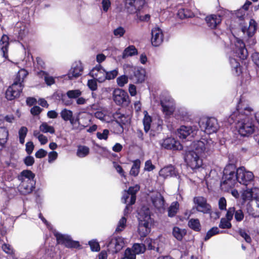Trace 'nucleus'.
<instances>
[{
	"mask_svg": "<svg viewBox=\"0 0 259 259\" xmlns=\"http://www.w3.org/2000/svg\"><path fill=\"white\" fill-rule=\"evenodd\" d=\"M139 221H147V222H152L151 218V212L149 207L144 206L141 207L138 212Z\"/></svg>",
	"mask_w": 259,
	"mask_h": 259,
	"instance_id": "obj_26",
	"label": "nucleus"
},
{
	"mask_svg": "<svg viewBox=\"0 0 259 259\" xmlns=\"http://www.w3.org/2000/svg\"><path fill=\"white\" fill-rule=\"evenodd\" d=\"M106 244L108 247L111 248L114 247L115 252L117 253L123 247L124 242L121 238H117L113 235L107 239Z\"/></svg>",
	"mask_w": 259,
	"mask_h": 259,
	"instance_id": "obj_14",
	"label": "nucleus"
},
{
	"mask_svg": "<svg viewBox=\"0 0 259 259\" xmlns=\"http://www.w3.org/2000/svg\"><path fill=\"white\" fill-rule=\"evenodd\" d=\"M234 217L236 221L241 222L244 219V213L241 209L235 210Z\"/></svg>",
	"mask_w": 259,
	"mask_h": 259,
	"instance_id": "obj_62",
	"label": "nucleus"
},
{
	"mask_svg": "<svg viewBox=\"0 0 259 259\" xmlns=\"http://www.w3.org/2000/svg\"><path fill=\"white\" fill-rule=\"evenodd\" d=\"M145 3V0H131V14L135 15L134 18L137 22L148 21L150 20V15L146 14L144 16L142 15V9Z\"/></svg>",
	"mask_w": 259,
	"mask_h": 259,
	"instance_id": "obj_5",
	"label": "nucleus"
},
{
	"mask_svg": "<svg viewBox=\"0 0 259 259\" xmlns=\"http://www.w3.org/2000/svg\"><path fill=\"white\" fill-rule=\"evenodd\" d=\"M138 232L141 237H146L151 231L152 222L147 221H139Z\"/></svg>",
	"mask_w": 259,
	"mask_h": 259,
	"instance_id": "obj_22",
	"label": "nucleus"
},
{
	"mask_svg": "<svg viewBox=\"0 0 259 259\" xmlns=\"http://www.w3.org/2000/svg\"><path fill=\"white\" fill-rule=\"evenodd\" d=\"M113 164L114 167L116 169L117 172L123 177H125L124 175V171L122 167L115 161H113Z\"/></svg>",
	"mask_w": 259,
	"mask_h": 259,
	"instance_id": "obj_61",
	"label": "nucleus"
},
{
	"mask_svg": "<svg viewBox=\"0 0 259 259\" xmlns=\"http://www.w3.org/2000/svg\"><path fill=\"white\" fill-rule=\"evenodd\" d=\"M186 233L187 231L185 229H181L178 227L173 228L172 235L179 241H181Z\"/></svg>",
	"mask_w": 259,
	"mask_h": 259,
	"instance_id": "obj_33",
	"label": "nucleus"
},
{
	"mask_svg": "<svg viewBox=\"0 0 259 259\" xmlns=\"http://www.w3.org/2000/svg\"><path fill=\"white\" fill-rule=\"evenodd\" d=\"M205 21L209 27L214 29L221 23L222 19L220 15L212 14L206 17Z\"/></svg>",
	"mask_w": 259,
	"mask_h": 259,
	"instance_id": "obj_23",
	"label": "nucleus"
},
{
	"mask_svg": "<svg viewBox=\"0 0 259 259\" xmlns=\"http://www.w3.org/2000/svg\"><path fill=\"white\" fill-rule=\"evenodd\" d=\"M150 199L153 205L158 210L164 209L165 208V200L164 197L159 192L153 193L150 196Z\"/></svg>",
	"mask_w": 259,
	"mask_h": 259,
	"instance_id": "obj_16",
	"label": "nucleus"
},
{
	"mask_svg": "<svg viewBox=\"0 0 259 259\" xmlns=\"http://www.w3.org/2000/svg\"><path fill=\"white\" fill-rule=\"evenodd\" d=\"M23 163L27 166H31L33 165L35 162L34 158L30 155H28L23 160Z\"/></svg>",
	"mask_w": 259,
	"mask_h": 259,
	"instance_id": "obj_54",
	"label": "nucleus"
},
{
	"mask_svg": "<svg viewBox=\"0 0 259 259\" xmlns=\"http://www.w3.org/2000/svg\"><path fill=\"white\" fill-rule=\"evenodd\" d=\"M234 47H232L236 56L242 60L246 59L248 52L242 40L234 36Z\"/></svg>",
	"mask_w": 259,
	"mask_h": 259,
	"instance_id": "obj_9",
	"label": "nucleus"
},
{
	"mask_svg": "<svg viewBox=\"0 0 259 259\" xmlns=\"http://www.w3.org/2000/svg\"><path fill=\"white\" fill-rule=\"evenodd\" d=\"M219 232V230L218 227H213L210 229L206 233V236L204 237V240L207 241L213 235L218 234Z\"/></svg>",
	"mask_w": 259,
	"mask_h": 259,
	"instance_id": "obj_56",
	"label": "nucleus"
},
{
	"mask_svg": "<svg viewBox=\"0 0 259 259\" xmlns=\"http://www.w3.org/2000/svg\"><path fill=\"white\" fill-rule=\"evenodd\" d=\"M141 161L139 159H136L133 161V164L131 168V175L136 177L137 176L140 171Z\"/></svg>",
	"mask_w": 259,
	"mask_h": 259,
	"instance_id": "obj_38",
	"label": "nucleus"
},
{
	"mask_svg": "<svg viewBox=\"0 0 259 259\" xmlns=\"http://www.w3.org/2000/svg\"><path fill=\"white\" fill-rule=\"evenodd\" d=\"M48 152L44 149L40 148L35 153V156L37 158H42L47 156Z\"/></svg>",
	"mask_w": 259,
	"mask_h": 259,
	"instance_id": "obj_63",
	"label": "nucleus"
},
{
	"mask_svg": "<svg viewBox=\"0 0 259 259\" xmlns=\"http://www.w3.org/2000/svg\"><path fill=\"white\" fill-rule=\"evenodd\" d=\"M146 250L145 245L142 243H135L131 248V259H136V254L143 253Z\"/></svg>",
	"mask_w": 259,
	"mask_h": 259,
	"instance_id": "obj_29",
	"label": "nucleus"
},
{
	"mask_svg": "<svg viewBox=\"0 0 259 259\" xmlns=\"http://www.w3.org/2000/svg\"><path fill=\"white\" fill-rule=\"evenodd\" d=\"M89 153L90 148L88 147L79 145L77 150L76 155L80 158H83L87 156Z\"/></svg>",
	"mask_w": 259,
	"mask_h": 259,
	"instance_id": "obj_37",
	"label": "nucleus"
},
{
	"mask_svg": "<svg viewBox=\"0 0 259 259\" xmlns=\"http://www.w3.org/2000/svg\"><path fill=\"white\" fill-rule=\"evenodd\" d=\"M43 109L37 105H34L30 109V112L33 116H38L42 111Z\"/></svg>",
	"mask_w": 259,
	"mask_h": 259,
	"instance_id": "obj_58",
	"label": "nucleus"
},
{
	"mask_svg": "<svg viewBox=\"0 0 259 259\" xmlns=\"http://www.w3.org/2000/svg\"><path fill=\"white\" fill-rule=\"evenodd\" d=\"M116 82L118 86L123 87L128 82V77L126 75H122L118 77L116 79Z\"/></svg>",
	"mask_w": 259,
	"mask_h": 259,
	"instance_id": "obj_51",
	"label": "nucleus"
},
{
	"mask_svg": "<svg viewBox=\"0 0 259 259\" xmlns=\"http://www.w3.org/2000/svg\"><path fill=\"white\" fill-rule=\"evenodd\" d=\"M9 45V37L7 34H4L0 39V50L2 52L3 57L12 62L8 56Z\"/></svg>",
	"mask_w": 259,
	"mask_h": 259,
	"instance_id": "obj_17",
	"label": "nucleus"
},
{
	"mask_svg": "<svg viewBox=\"0 0 259 259\" xmlns=\"http://www.w3.org/2000/svg\"><path fill=\"white\" fill-rule=\"evenodd\" d=\"M109 134V131L108 129H104L102 133L97 132L96 134L97 137L99 140H107Z\"/></svg>",
	"mask_w": 259,
	"mask_h": 259,
	"instance_id": "obj_57",
	"label": "nucleus"
},
{
	"mask_svg": "<svg viewBox=\"0 0 259 259\" xmlns=\"http://www.w3.org/2000/svg\"><path fill=\"white\" fill-rule=\"evenodd\" d=\"M88 244L90 247L91 251L93 252H98L100 250V246L97 239H94L88 242Z\"/></svg>",
	"mask_w": 259,
	"mask_h": 259,
	"instance_id": "obj_46",
	"label": "nucleus"
},
{
	"mask_svg": "<svg viewBox=\"0 0 259 259\" xmlns=\"http://www.w3.org/2000/svg\"><path fill=\"white\" fill-rule=\"evenodd\" d=\"M2 247L3 250L8 254L13 255L15 253V250L9 244L4 243Z\"/></svg>",
	"mask_w": 259,
	"mask_h": 259,
	"instance_id": "obj_53",
	"label": "nucleus"
},
{
	"mask_svg": "<svg viewBox=\"0 0 259 259\" xmlns=\"http://www.w3.org/2000/svg\"><path fill=\"white\" fill-rule=\"evenodd\" d=\"M140 186L136 184L134 186H131V205L134 204L136 200V193L140 190Z\"/></svg>",
	"mask_w": 259,
	"mask_h": 259,
	"instance_id": "obj_41",
	"label": "nucleus"
},
{
	"mask_svg": "<svg viewBox=\"0 0 259 259\" xmlns=\"http://www.w3.org/2000/svg\"><path fill=\"white\" fill-rule=\"evenodd\" d=\"M73 111L67 108L63 109L60 113L61 118L65 122L69 121L70 123L71 119L73 116Z\"/></svg>",
	"mask_w": 259,
	"mask_h": 259,
	"instance_id": "obj_34",
	"label": "nucleus"
},
{
	"mask_svg": "<svg viewBox=\"0 0 259 259\" xmlns=\"http://www.w3.org/2000/svg\"><path fill=\"white\" fill-rule=\"evenodd\" d=\"M58 153L55 151H52L48 154V162L52 163L58 157Z\"/></svg>",
	"mask_w": 259,
	"mask_h": 259,
	"instance_id": "obj_60",
	"label": "nucleus"
},
{
	"mask_svg": "<svg viewBox=\"0 0 259 259\" xmlns=\"http://www.w3.org/2000/svg\"><path fill=\"white\" fill-rule=\"evenodd\" d=\"M188 226L195 231L199 232L201 230V225L198 219H191L188 221Z\"/></svg>",
	"mask_w": 259,
	"mask_h": 259,
	"instance_id": "obj_35",
	"label": "nucleus"
},
{
	"mask_svg": "<svg viewBox=\"0 0 259 259\" xmlns=\"http://www.w3.org/2000/svg\"><path fill=\"white\" fill-rule=\"evenodd\" d=\"M34 145L32 141L27 142L25 144V151L28 155H31L34 149Z\"/></svg>",
	"mask_w": 259,
	"mask_h": 259,
	"instance_id": "obj_59",
	"label": "nucleus"
},
{
	"mask_svg": "<svg viewBox=\"0 0 259 259\" xmlns=\"http://www.w3.org/2000/svg\"><path fill=\"white\" fill-rule=\"evenodd\" d=\"M35 175L31 170L25 169L22 170L18 176V179L20 181H26V182L35 183L34 180Z\"/></svg>",
	"mask_w": 259,
	"mask_h": 259,
	"instance_id": "obj_25",
	"label": "nucleus"
},
{
	"mask_svg": "<svg viewBox=\"0 0 259 259\" xmlns=\"http://www.w3.org/2000/svg\"><path fill=\"white\" fill-rule=\"evenodd\" d=\"M257 24L253 19H250L249 26H242L241 30L243 33H246L248 39L247 42L250 46L254 45L256 44L255 39L253 37V35L256 31Z\"/></svg>",
	"mask_w": 259,
	"mask_h": 259,
	"instance_id": "obj_8",
	"label": "nucleus"
},
{
	"mask_svg": "<svg viewBox=\"0 0 259 259\" xmlns=\"http://www.w3.org/2000/svg\"><path fill=\"white\" fill-rule=\"evenodd\" d=\"M66 95L70 100H76L77 97L81 96L82 92L79 89L70 90L66 92Z\"/></svg>",
	"mask_w": 259,
	"mask_h": 259,
	"instance_id": "obj_39",
	"label": "nucleus"
},
{
	"mask_svg": "<svg viewBox=\"0 0 259 259\" xmlns=\"http://www.w3.org/2000/svg\"><path fill=\"white\" fill-rule=\"evenodd\" d=\"M15 88H20L21 87L22 89L23 88V80H21V76L19 74H17L14 80L13 83L11 85Z\"/></svg>",
	"mask_w": 259,
	"mask_h": 259,
	"instance_id": "obj_49",
	"label": "nucleus"
},
{
	"mask_svg": "<svg viewBox=\"0 0 259 259\" xmlns=\"http://www.w3.org/2000/svg\"><path fill=\"white\" fill-rule=\"evenodd\" d=\"M199 125L201 130L207 134L215 133L219 128L217 119L213 117L201 119Z\"/></svg>",
	"mask_w": 259,
	"mask_h": 259,
	"instance_id": "obj_7",
	"label": "nucleus"
},
{
	"mask_svg": "<svg viewBox=\"0 0 259 259\" xmlns=\"http://www.w3.org/2000/svg\"><path fill=\"white\" fill-rule=\"evenodd\" d=\"M252 61L257 67V72L259 73V53H254L252 55Z\"/></svg>",
	"mask_w": 259,
	"mask_h": 259,
	"instance_id": "obj_64",
	"label": "nucleus"
},
{
	"mask_svg": "<svg viewBox=\"0 0 259 259\" xmlns=\"http://www.w3.org/2000/svg\"><path fill=\"white\" fill-rule=\"evenodd\" d=\"M87 85L90 90L93 92L96 91L98 89L97 82L94 78L88 80Z\"/></svg>",
	"mask_w": 259,
	"mask_h": 259,
	"instance_id": "obj_55",
	"label": "nucleus"
},
{
	"mask_svg": "<svg viewBox=\"0 0 259 259\" xmlns=\"http://www.w3.org/2000/svg\"><path fill=\"white\" fill-rule=\"evenodd\" d=\"M53 234L56 237L57 243L63 245L66 248L78 249L82 248L79 241L74 240L69 234H62L56 230L53 232Z\"/></svg>",
	"mask_w": 259,
	"mask_h": 259,
	"instance_id": "obj_4",
	"label": "nucleus"
},
{
	"mask_svg": "<svg viewBox=\"0 0 259 259\" xmlns=\"http://www.w3.org/2000/svg\"><path fill=\"white\" fill-rule=\"evenodd\" d=\"M161 146L165 149L172 150H181L183 149V146L180 142L171 137L164 139L161 143Z\"/></svg>",
	"mask_w": 259,
	"mask_h": 259,
	"instance_id": "obj_15",
	"label": "nucleus"
},
{
	"mask_svg": "<svg viewBox=\"0 0 259 259\" xmlns=\"http://www.w3.org/2000/svg\"><path fill=\"white\" fill-rule=\"evenodd\" d=\"M177 16L181 19H183L186 18L190 17L191 15L188 10L184 9H181L178 11L177 13Z\"/></svg>",
	"mask_w": 259,
	"mask_h": 259,
	"instance_id": "obj_50",
	"label": "nucleus"
},
{
	"mask_svg": "<svg viewBox=\"0 0 259 259\" xmlns=\"http://www.w3.org/2000/svg\"><path fill=\"white\" fill-rule=\"evenodd\" d=\"M151 43L153 46L157 47L159 46L163 41V33L159 28H154L151 31Z\"/></svg>",
	"mask_w": 259,
	"mask_h": 259,
	"instance_id": "obj_21",
	"label": "nucleus"
},
{
	"mask_svg": "<svg viewBox=\"0 0 259 259\" xmlns=\"http://www.w3.org/2000/svg\"><path fill=\"white\" fill-rule=\"evenodd\" d=\"M35 183L26 182L23 180L21 181L18 189L21 194L26 195L33 191L35 188Z\"/></svg>",
	"mask_w": 259,
	"mask_h": 259,
	"instance_id": "obj_19",
	"label": "nucleus"
},
{
	"mask_svg": "<svg viewBox=\"0 0 259 259\" xmlns=\"http://www.w3.org/2000/svg\"><path fill=\"white\" fill-rule=\"evenodd\" d=\"M238 112L241 115H245L243 118H239L236 124V128L239 135L242 137H248L254 131V125L252 119L248 117V115L252 111V109L242 102L239 103L237 107Z\"/></svg>",
	"mask_w": 259,
	"mask_h": 259,
	"instance_id": "obj_1",
	"label": "nucleus"
},
{
	"mask_svg": "<svg viewBox=\"0 0 259 259\" xmlns=\"http://www.w3.org/2000/svg\"><path fill=\"white\" fill-rule=\"evenodd\" d=\"M112 96L114 101L119 105L123 103L126 101V99L128 98L127 93L120 89H114Z\"/></svg>",
	"mask_w": 259,
	"mask_h": 259,
	"instance_id": "obj_18",
	"label": "nucleus"
},
{
	"mask_svg": "<svg viewBox=\"0 0 259 259\" xmlns=\"http://www.w3.org/2000/svg\"><path fill=\"white\" fill-rule=\"evenodd\" d=\"M117 118H115V122L121 128L122 131L124 128L127 127L128 128V125H130V116L127 115L125 116L124 114H118Z\"/></svg>",
	"mask_w": 259,
	"mask_h": 259,
	"instance_id": "obj_30",
	"label": "nucleus"
},
{
	"mask_svg": "<svg viewBox=\"0 0 259 259\" xmlns=\"http://www.w3.org/2000/svg\"><path fill=\"white\" fill-rule=\"evenodd\" d=\"M83 67L81 62H75L72 65L71 68L67 74L64 75V77L65 78H68L69 80L76 79L81 75Z\"/></svg>",
	"mask_w": 259,
	"mask_h": 259,
	"instance_id": "obj_13",
	"label": "nucleus"
},
{
	"mask_svg": "<svg viewBox=\"0 0 259 259\" xmlns=\"http://www.w3.org/2000/svg\"><path fill=\"white\" fill-rule=\"evenodd\" d=\"M145 116L143 119V124L144 126V130L146 133H147L151 127V122L152 121L151 117L148 115V112L145 111Z\"/></svg>",
	"mask_w": 259,
	"mask_h": 259,
	"instance_id": "obj_44",
	"label": "nucleus"
},
{
	"mask_svg": "<svg viewBox=\"0 0 259 259\" xmlns=\"http://www.w3.org/2000/svg\"><path fill=\"white\" fill-rule=\"evenodd\" d=\"M198 130L197 126L182 125L178 130V135L180 138L185 139L188 138V140L193 138L197 134Z\"/></svg>",
	"mask_w": 259,
	"mask_h": 259,
	"instance_id": "obj_10",
	"label": "nucleus"
},
{
	"mask_svg": "<svg viewBox=\"0 0 259 259\" xmlns=\"http://www.w3.org/2000/svg\"><path fill=\"white\" fill-rule=\"evenodd\" d=\"M179 207V204L177 201L173 202L168 208V215L169 217H174L177 213Z\"/></svg>",
	"mask_w": 259,
	"mask_h": 259,
	"instance_id": "obj_42",
	"label": "nucleus"
},
{
	"mask_svg": "<svg viewBox=\"0 0 259 259\" xmlns=\"http://www.w3.org/2000/svg\"><path fill=\"white\" fill-rule=\"evenodd\" d=\"M160 104L162 111L166 115L171 114L174 111V103L172 99H169L168 101L161 100Z\"/></svg>",
	"mask_w": 259,
	"mask_h": 259,
	"instance_id": "obj_31",
	"label": "nucleus"
},
{
	"mask_svg": "<svg viewBox=\"0 0 259 259\" xmlns=\"http://www.w3.org/2000/svg\"><path fill=\"white\" fill-rule=\"evenodd\" d=\"M9 138L8 128L4 126H0V151L6 147Z\"/></svg>",
	"mask_w": 259,
	"mask_h": 259,
	"instance_id": "obj_28",
	"label": "nucleus"
},
{
	"mask_svg": "<svg viewBox=\"0 0 259 259\" xmlns=\"http://www.w3.org/2000/svg\"><path fill=\"white\" fill-rule=\"evenodd\" d=\"M80 112H77L74 114L73 113V116L70 121V124L73 126V129L76 130L77 128L75 126L76 124L78 125H80Z\"/></svg>",
	"mask_w": 259,
	"mask_h": 259,
	"instance_id": "obj_48",
	"label": "nucleus"
},
{
	"mask_svg": "<svg viewBox=\"0 0 259 259\" xmlns=\"http://www.w3.org/2000/svg\"><path fill=\"white\" fill-rule=\"evenodd\" d=\"M22 92V89L21 87L20 88H15L10 86L6 92V98L8 100H13L19 97Z\"/></svg>",
	"mask_w": 259,
	"mask_h": 259,
	"instance_id": "obj_24",
	"label": "nucleus"
},
{
	"mask_svg": "<svg viewBox=\"0 0 259 259\" xmlns=\"http://www.w3.org/2000/svg\"><path fill=\"white\" fill-rule=\"evenodd\" d=\"M123 193L121 197V202L124 204H126L123 211L124 216L122 217L119 220L117 227L115 230V233H118L122 231L126 227L127 219L125 216H126L130 211V202L126 203L127 199L130 197V187L126 188L123 191Z\"/></svg>",
	"mask_w": 259,
	"mask_h": 259,
	"instance_id": "obj_6",
	"label": "nucleus"
},
{
	"mask_svg": "<svg viewBox=\"0 0 259 259\" xmlns=\"http://www.w3.org/2000/svg\"><path fill=\"white\" fill-rule=\"evenodd\" d=\"M237 182V169L234 164L227 165L224 169L223 176L221 182V188L223 190L228 191Z\"/></svg>",
	"mask_w": 259,
	"mask_h": 259,
	"instance_id": "obj_3",
	"label": "nucleus"
},
{
	"mask_svg": "<svg viewBox=\"0 0 259 259\" xmlns=\"http://www.w3.org/2000/svg\"><path fill=\"white\" fill-rule=\"evenodd\" d=\"M203 142L205 144L204 153L209 154L213 149V142L211 140L203 139Z\"/></svg>",
	"mask_w": 259,
	"mask_h": 259,
	"instance_id": "obj_45",
	"label": "nucleus"
},
{
	"mask_svg": "<svg viewBox=\"0 0 259 259\" xmlns=\"http://www.w3.org/2000/svg\"><path fill=\"white\" fill-rule=\"evenodd\" d=\"M192 149L186 154L185 161L187 164L193 169L200 167L202 164V160L200 156L204 154L205 144L202 140L194 141L190 145Z\"/></svg>",
	"mask_w": 259,
	"mask_h": 259,
	"instance_id": "obj_2",
	"label": "nucleus"
},
{
	"mask_svg": "<svg viewBox=\"0 0 259 259\" xmlns=\"http://www.w3.org/2000/svg\"><path fill=\"white\" fill-rule=\"evenodd\" d=\"M159 176L165 179L169 177L177 176L175 168L172 165H169L161 168L159 172Z\"/></svg>",
	"mask_w": 259,
	"mask_h": 259,
	"instance_id": "obj_27",
	"label": "nucleus"
},
{
	"mask_svg": "<svg viewBox=\"0 0 259 259\" xmlns=\"http://www.w3.org/2000/svg\"><path fill=\"white\" fill-rule=\"evenodd\" d=\"M39 131L42 132L43 133H50L51 134H54L55 133V130L54 127L48 124V123L46 122H42L40 125Z\"/></svg>",
	"mask_w": 259,
	"mask_h": 259,
	"instance_id": "obj_36",
	"label": "nucleus"
},
{
	"mask_svg": "<svg viewBox=\"0 0 259 259\" xmlns=\"http://www.w3.org/2000/svg\"><path fill=\"white\" fill-rule=\"evenodd\" d=\"M219 227L223 229H229L232 227L230 220L226 218H222L220 221Z\"/></svg>",
	"mask_w": 259,
	"mask_h": 259,
	"instance_id": "obj_52",
	"label": "nucleus"
},
{
	"mask_svg": "<svg viewBox=\"0 0 259 259\" xmlns=\"http://www.w3.org/2000/svg\"><path fill=\"white\" fill-rule=\"evenodd\" d=\"M194 203L197 205V211L204 213H210L211 211V206L207 203L206 199L203 197L198 196L194 198Z\"/></svg>",
	"mask_w": 259,
	"mask_h": 259,
	"instance_id": "obj_11",
	"label": "nucleus"
},
{
	"mask_svg": "<svg viewBox=\"0 0 259 259\" xmlns=\"http://www.w3.org/2000/svg\"><path fill=\"white\" fill-rule=\"evenodd\" d=\"M107 80H111L114 79L118 74V68L114 69L112 70L107 71L105 70L104 72Z\"/></svg>",
	"mask_w": 259,
	"mask_h": 259,
	"instance_id": "obj_47",
	"label": "nucleus"
},
{
	"mask_svg": "<svg viewBox=\"0 0 259 259\" xmlns=\"http://www.w3.org/2000/svg\"><path fill=\"white\" fill-rule=\"evenodd\" d=\"M237 182L247 186L248 183L253 179V174L250 171H245L243 167L237 169Z\"/></svg>",
	"mask_w": 259,
	"mask_h": 259,
	"instance_id": "obj_12",
	"label": "nucleus"
},
{
	"mask_svg": "<svg viewBox=\"0 0 259 259\" xmlns=\"http://www.w3.org/2000/svg\"><path fill=\"white\" fill-rule=\"evenodd\" d=\"M132 71L134 75L131 77L134 83L142 82L145 80L146 71L141 67H134Z\"/></svg>",
	"mask_w": 259,
	"mask_h": 259,
	"instance_id": "obj_20",
	"label": "nucleus"
},
{
	"mask_svg": "<svg viewBox=\"0 0 259 259\" xmlns=\"http://www.w3.org/2000/svg\"><path fill=\"white\" fill-rule=\"evenodd\" d=\"M102 71L104 73V72L105 71V69L99 63L90 71L89 75L93 77H97V73H102Z\"/></svg>",
	"mask_w": 259,
	"mask_h": 259,
	"instance_id": "obj_43",
	"label": "nucleus"
},
{
	"mask_svg": "<svg viewBox=\"0 0 259 259\" xmlns=\"http://www.w3.org/2000/svg\"><path fill=\"white\" fill-rule=\"evenodd\" d=\"M37 75L40 78H44L45 83L48 85L50 86L55 82V78L53 76H50L49 73L46 71L40 70L37 72Z\"/></svg>",
	"mask_w": 259,
	"mask_h": 259,
	"instance_id": "obj_32",
	"label": "nucleus"
},
{
	"mask_svg": "<svg viewBox=\"0 0 259 259\" xmlns=\"http://www.w3.org/2000/svg\"><path fill=\"white\" fill-rule=\"evenodd\" d=\"M14 31L15 35L19 40H22L27 34V30L24 26L20 28L16 27Z\"/></svg>",
	"mask_w": 259,
	"mask_h": 259,
	"instance_id": "obj_40",
	"label": "nucleus"
}]
</instances>
